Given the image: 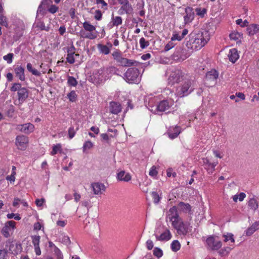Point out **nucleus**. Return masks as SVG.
<instances>
[{
	"instance_id": "obj_1",
	"label": "nucleus",
	"mask_w": 259,
	"mask_h": 259,
	"mask_svg": "<svg viewBox=\"0 0 259 259\" xmlns=\"http://www.w3.org/2000/svg\"><path fill=\"white\" fill-rule=\"evenodd\" d=\"M210 39L208 31L204 30L198 33H191L186 42L187 48L190 50L198 51L203 47Z\"/></svg>"
},
{
	"instance_id": "obj_2",
	"label": "nucleus",
	"mask_w": 259,
	"mask_h": 259,
	"mask_svg": "<svg viewBox=\"0 0 259 259\" xmlns=\"http://www.w3.org/2000/svg\"><path fill=\"white\" fill-rule=\"evenodd\" d=\"M10 90L13 93V95L16 93V99L14 101V104L16 105H21L29 97V90L26 87H22V84L19 82L12 83Z\"/></svg>"
},
{
	"instance_id": "obj_3",
	"label": "nucleus",
	"mask_w": 259,
	"mask_h": 259,
	"mask_svg": "<svg viewBox=\"0 0 259 259\" xmlns=\"http://www.w3.org/2000/svg\"><path fill=\"white\" fill-rule=\"evenodd\" d=\"M194 80L186 78L176 88V95L180 98L187 96L195 89Z\"/></svg>"
},
{
	"instance_id": "obj_4",
	"label": "nucleus",
	"mask_w": 259,
	"mask_h": 259,
	"mask_svg": "<svg viewBox=\"0 0 259 259\" xmlns=\"http://www.w3.org/2000/svg\"><path fill=\"white\" fill-rule=\"evenodd\" d=\"M112 56L114 60L116 61L119 66L122 67H131L137 65V62L136 61L124 58L122 54L119 50L113 52Z\"/></svg>"
},
{
	"instance_id": "obj_5",
	"label": "nucleus",
	"mask_w": 259,
	"mask_h": 259,
	"mask_svg": "<svg viewBox=\"0 0 259 259\" xmlns=\"http://www.w3.org/2000/svg\"><path fill=\"white\" fill-rule=\"evenodd\" d=\"M82 27L85 31H80V37L83 38L94 39L97 37V34L95 32L96 26L91 24L89 21H85L82 23Z\"/></svg>"
},
{
	"instance_id": "obj_6",
	"label": "nucleus",
	"mask_w": 259,
	"mask_h": 259,
	"mask_svg": "<svg viewBox=\"0 0 259 259\" xmlns=\"http://www.w3.org/2000/svg\"><path fill=\"white\" fill-rule=\"evenodd\" d=\"M222 245V242L218 236L210 235L206 239V247L208 250L218 251Z\"/></svg>"
},
{
	"instance_id": "obj_7",
	"label": "nucleus",
	"mask_w": 259,
	"mask_h": 259,
	"mask_svg": "<svg viewBox=\"0 0 259 259\" xmlns=\"http://www.w3.org/2000/svg\"><path fill=\"white\" fill-rule=\"evenodd\" d=\"M172 226L177 230V232L179 235L186 236L192 230L190 223L184 222L182 219L179 220L176 223H172Z\"/></svg>"
},
{
	"instance_id": "obj_8",
	"label": "nucleus",
	"mask_w": 259,
	"mask_h": 259,
	"mask_svg": "<svg viewBox=\"0 0 259 259\" xmlns=\"http://www.w3.org/2000/svg\"><path fill=\"white\" fill-rule=\"evenodd\" d=\"M139 74L138 69L135 67L129 68L124 74V78L128 83H137L140 80Z\"/></svg>"
},
{
	"instance_id": "obj_9",
	"label": "nucleus",
	"mask_w": 259,
	"mask_h": 259,
	"mask_svg": "<svg viewBox=\"0 0 259 259\" xmlns=\"http://www.w3.org/2000/svg\"><path fill=\"white\" fill-rule=\"evenodd\" d=\"M186 77L185 73L181 70L176 69L171 71L168 78V83L171 85L179 83L183 81Z\"/></svg>"
},
{
	"instance_id": "obj_10",
	"label": "nucleus",
	"mask_w": 259,
	"mask_h": 259,
	"mask_svg": "<svg viewBox=\"0 0 259 259\" xmlns=\"http://www.w3.org/2000/svg\"><path fill=\"white\" fill-rule=\"evenodd\" d=\"M16 228V222L14 221L7 222L5 226L2 228L1 233L6 238L10 237L13 231Z\"/></svg>"
},
{
	"instance_id": "obj_11",
	"label": "nucleus",
	"mask_w": 259,
	"mask_h": 259,
	"mask_svg": "<svg viewBox=\"0 0 259 259\" xmlns=\"http://www.w3.org/2000/svg\"><path fill=\"white\" fill-rule=\"evenodd\" d=\"M28 138L24 135L18 136L16 138V145L18 148L21 150L26 149L28 146Z\"/></svg>"
},
{
	"instance_id": "obj_12",
	"label": "nucleus",
	"mask_w": 259,
	"mask_h": 259,
	"mask_svg": "<svg viewBox=\"0 0 259 259\" xmlns=\"http://www.w3.org/2000/svg\"><path fill=\"white\" fill-rule=\"evenodd\" d=\"M167 218L169 219V221L171 222V225L172 223H176L179 220L182 219L178 213L177 208L174 206L171 207L168 212Z\"/></svg>"
},
{
	"instance_id": "obj_13",
	"label": "nucleus",
	"mask_w": 259,
	"mask_h": 259,
	"mask_svg": "<svg viewBox=\"0 0 259 259\" xmlns=\"http://www.w3.org/2000/svg\"><path fill=\"white\" fill-rule=\"evenodd\" d=\"M171 106V104L168 100H163L158 102L157 104L155 111L157 113L166 112L170 109Z\"/></svg>"
},
{
	"instance_id": "obj_14",
	"label": "nucleus",
	"mask_w": 259,
	"mask_h": 259,
	"mask_svg": "<svg viewBox=\"0 0 259 259\" xmlns=\"http://www.w3.org/2000/svg\"><path fill=\"white\" fill-rule=\"evenodd\" d=\"M34 125L31 123H26L17 125L16 130L25 134H29L34 130Z\"/></svg>"
},
{
	"instance_id": "obj_15",
	"label": "nucleus",
	"mask_w": 259,
	"mask_h": 259,
	"mask_svg": "<svg viewBox=\"0 0 259 259\" xmlns=\"http://www.w3.org/2000/svg\"><path fill=\"white\" fill-rule=\"evenodd\" d=\"M202 160L205 169L208 174H212L215 170V167L218 163V161L211 162L207 157L204 158Z\"/></svg>"
},
{
	"instance_id": "obj_16",
	"label": "nucleus",
	"mask_w": 259,
	"mask_h": 259,
	"mask_svg": "<svg viewBox=\"0 0 259 259\" xmlns=\"http://www.w3.org/2000/svg\"><path fill=\"white\" fill-rule=\"evenodd\" d=\"M14 71L15 76L20 81H24L26 80L25 69L21 65H17L14 67Z\"/></svg>"
},
{
	"instance_id": "obj_17",
	"label": "nucleus",
	"mask_w": 259,
	"mask_h": 259,
	"mask_svg": "<svg viewBox=\"0 0 259 259\" xmlns=\"http://www.w3.org/2000/svg\"><path fill=\"white\" fill-rule=\"evenodd\" d=\"M75 47L72 46L67 50V55L66 57V61L70 64H73L75 62V57H79V55L78 53H75L74 52Z\"/></svg>"
},
{
	"instance_id": "obj_18",
	"label": "nucleus",
	"mask_w": 259,
	"mask_h": 259,
	"mask_svg": "<svg viewBox=\"0 0 259 259\" xmlns=\"http://www.w3.org/2000/svg\"><path fill=\"white\" fill-rule=\"evenodd\" d=\"M92 187L95 195H101L105 191L106 187L103 184L101 183H94L92 184Z\"/></svg>"
},
{
	"instance_id": "obj_19",
	"label": "nucleus",
	"mask_w": 259,
	"mask_h": 259,
	"mask_svg": "<svg viewBox=\"0 0 259 259\" xmlns=\"http://www.w3.org/2000/svg\"><path fill=\"white\" fill-rule=\"evenodd\" d=\"M181 132V127L176 126L174 127L169 128L167 132V134L170 139L173 140L176 138Z\"/></svg>"
},
{
	"instance_id": "obj_20",
	"label": "nucleus",
	"mask_w": 259,
	"mask_h": 259,
	"mask_svg": "<svg viewBox=\"0 0 259 259\" xmlns=\"http://www.w3.org/2000/svg\"><path fill=\"white\" fill-rule=\"evenodd\" d=\"M31 238L35 254L37 255H40L41 254V250L39 247L40 237L38 235H35L32 236Z\"/></svg>"
},
{
	"instance_id": "obj_21",
	"label": "nucleus",
	"mask_w": 259,
	"mask_h": 259,
	"mask_svg": "<svg viewBox=\"0 0 259 259\" xmlns=\"http://www.w3.org/2000/svg\"><path fill=\"white\" fill-rule=\"evenodd\" d=\"M186 15L184 17L185 24L191 23L194 18V13L192 8L187 7L185 9Z\"/></svg>"
},
{
	"instance_id": "obj_22",
	"label": "nucleus",
	"mask_w": 259,
	"mask_h": 259,
	"mask_svg": "<svg viewBox=\"0 0 259 259\" xmlns=\"http://www.w3.org/2000/svg\"><path fill=\"white\" fill-rule=\"evenodd\" d=\"M116 179L119 181L128 182L132 179V176L130 173H126L124 170H120L117 174Z\"/></svg>"
},
{
	"instance_id": "obj_23",
	"label": "nucleus",
	"mask_w": 259,
	"mask_h": 259,
	"mask_svg": "<svg viewBox=\"0 0 259 259\" xmlns=\"http://www.w3.org/2000/svg\"><path fill=\"white\" fill-rule=\"evenodd\" d=\"M133 12V9L132 5L128 3L123 5H121V7L119 9L118 13L120 15H123L124 14H131Z\"/></svg>"
},
{
	"instance_id": "obj_24",
	"label": "nucleus",
	"mask_w": 259,
	"mask_h": 259,
	"mask_svg": "<svg viewBox=\"0 0 259 259\" xmlns=\"http://www.w3.org/2000/svg\"><path fill=\"white\" fill-rule=\"evenodd\" d=\"M110 112L114 114H117L121 111V104L116 102L112 101L110 103Z\"/></svg>"
},
{
	"instance_id": "obj_25",
	"label": "nucleus",
	"mask_w": 259,
	"mask_h": 259,
	"mask_svg": "<svg viewBox=\"0 0 259 259\" xmlns=\"http://www.w3.org/2000/svg\"><path fill=\"white\" fill-rule=\"evenodd\" d=\"M172 237L171 234L168 229H166L164 232L161 233L159 236H156L157 240L161 241H167L171 239Z\"/></svg>"
},
{
	"instance_id": "obj_26",
	"label": "nucleus",
	"mask_w": 259,
	"mask_h": 259,
	"mask_svg": "<svg viewBox=\"0 0 259 259\" xmlns=\"http://www.w3.org/2000/svg\"><path fill=\"white\" fill-rule=\"evenodd\" d=\"M230 61L234 63L239 59V55L236 49H230L228 55Z\"/></svg>"
},
{
	"instance_id": "obj_27",
	"label": "nucleus",
	"mask_w": 259,
	"mask_h": 259,
	"mask_svg": "<svg viewBox=\"0 0 259 259\" xmlns=\"http://www.w3.org/2000/svg\"><path fill=\"white\" fill-rule=\"evenodd\" d=\"M259 229V221L255 222L252 225L246 230V235L250 236L254 233V232Z\"/></svg>"
},
{
	"instance_id": "obj_28",
	"label": "nucleus",
	"mask_w": 259,
	"mask_h": 259,
	"mask_svg": "<svg viewBox=\"0 0 259 259\" xmlns=\"http://www.w3.org/2000/svg\"><path fill=\"white\" fill-rule=\"evenodd\" d=\"M219 76L218 72L215 70H211L208 71L206 74V79L207 80L215 82Z\"/></svg>"
},
{
	"instance_id": "obj_29",
	"label": "nucleus",
	"mask_w": 259,
	"mask_h": 259,
	"mask_svg": "<svg viewBox=\"0 0 259 259\" xmlns=\"http://www.w3.org/2000/svg\"><path fill=\"white\" fill-rule=\"evenodd\" d=\"M259 31V25L252 24L247 28V32L249 35H253Z\"/></svg>"
},
{
	"instance_id": "obj_30",
	"label": "nucleus",
	"mask_w": 259,
	"mask_h": 259,
	"mask_svg": "<svg viewBox=\"0 0 259 259\" xmlns=\"http://www.w3.org/2000/svg\"><path fill=\"white\" fill-rule=\"evenodd\" d=\"M234 248L233 245L231 246H226L218 250V253L221 256H227L229 254L230 251Z\"/></svg>"
},
{
	"instance_id": "obj_31",
	"label": "nucleus",
	"mask_w": 259,
	"mask_h": 259,
	"mask_svg": "<svg viewBox=\"0 0 259 259\" xmlns=\"http://www.w3.org/2000/svg\"><path fill=\"white\" fill-rule=\"evenodd\" d=\"M179 209L185 213H190L191 210V206L189 203L181 202L178 204Z\"/></svg>"
},
{
	"instance_id": "obj_32",
	"label": "nucleus",
	"mask_w": 259,
	"mask_h": 259,
	"mask_svg": "<svg viewBox=\"0 0 259 259\" xmlns=\"http://www.w3.org/2000/svg\"><path fill=\"white\" fill-rule=\"evenodd\" d=\"M248 205L249 208L255 211L258 207V202L254 198H250L248 202Z\"/></svg>"
},
{
	"instance_id": "obj_33",
	"label": "nucleus",
	"mask_w": 259,
	"mask_h": 259,
	"mask_svg": "<svg viewBox=\"0 0 259 259\" xmlns=\"http://www.w3.org/2000/svg\"><path fill=\"white\" fill-rule=\"evenodd\" d=\"M97 48L100 53L104 55H108L110 52V48L103 44H98Z\"/></svg>"
},
{
	"instance_id": "obj_34",
	"label": "nucleus",
	"mask_w": 259,
	"mask_h": 259,
	"mask_svg": "<svg viewBox=\"0 0 259 259\" xmlns=\"http://www.w3.org/2000/svg\"><path fill=\"white\" fill-rule=\"evenodd\" d=\"M111 23H112V27L114 26H118L119 25H121L122 23V20L121 17L120 16H114L113 13L112 14L111 17Z\"/></svg>"
},
{
	"instance_id": "obj_35",
	"label": "nucleus",
	"mask_w": 259,
	"mask_h": 259,
	"mask_svg": "<svg viewBox=\"0 0 259 259\" xmlns=\"http://www.w3.org/2000/svg\"><path fill=\"white\" fill-rule=\"evenodd\" d=\"M35 27L41 30L49 31L50 30V27L49 26H46L45 23L42 21L36 22Z\"/></svg>"
},
{
	"instance_id": "obj_36",
	"label": "nucleus",
	"mask_w": 259,
	"mask_h": 259,
	"mask_svg": "<svg viewBox=\"0 0 259 259\" xmlns=\"http://www.w3.org/2000/svg\"><path fill=\"white\" fill-rule=\"evenodd\" d=\"M27 69L28 71L31 72L33 75H35L36 76H39L41 75L40 72H39L36 69L33 68L32 67V64L30 63H27Z\"/></svg>"
},
{
	"instance_id": "obj_37",
	"label": "nucleus",
	"mask_w": 259,
	"mask_h": 259,
	"mask_svg": "<svg viewBox=\"0 0 259 259\" xmlns=\"http://www.w3.org/2000/svg\"><path fill=\"white\" fill-rule=\"evenodd\" d=\"M62 151V146L61 144H57L53 146L52 150L51 152V155H54L58 152L61 153Z\"/></svg>"
},
{
	"instance_id": "obj_38",
	"label": "nucleus",
	"mask_w": 259,
	"mask_h": 259,
	"mask_svg": "<svg viewBox=\"0 0 259 259\" xmlns=\"http://www.w3.org/2000/svg\"><path fill=\"white\" fill-rule=\"evenodd\" d=\"M240 34L237 31H233L229 35L230 39L235 40L237 42L240 40Z\"/></svg>"
},
{
	"instance_id": "obj_39",
	"label": "nucleus",
	"mask_w": 259,
	"mask_h": 259,
	"mask_svg": "<svg viewBox=\"0 0 259 259\" xmlns=\"http://www.w3.org/2000/svg\"><path fill=\"white\" fill-rule=\"evenodd\" d=\"M181 248V244L178 240H174L171 243V249L173 251L176 252Z\"/></svg>"
},
{
	"instance_id": "obj_40",
	"label": "nucleus",
	"mask_w": 259,
	"mask_h": 259,
	"mask_svg": "<svg viewBox=\"0 0 259 259\" xmlns=\"http://www.w3.org/2000/svg\"><path fill=\"white\" fill-rule=\"evenodd\" d=\"M67 83L69 86L76 87L77 84V81L74 77L68 76Z\"/></svg>"
},
{
	"instance_id": "obj_41",
	"label": "nucleus",
	"mask_w": 259,
	"mask_h": 259,
	"mask_svg": "<svg viewBox=\"0 0 259 259\" xmlns=\"http://www.w3.org/2000/svg\"><path fill=\"white\" fill-rule=\"evenodd\" d=\"M96 3L98 5H100V8L104 11L108 10V4L104 0H96Z\"/></svg>"
},
{
	"instance_id": "obj_42",
	"label": "nucleus",
	"mask_w": 259,
	"mask_h": 259,
	"mask_svg": "<svg viewBox=\"0 0 259 259\" xmlns=\"http://www.w3.org/2000/svg\"><path fill=\"white\" fill-rule=\"evenodd\" d=\"M223 237L224 238V241L227 242L229 240H230L231 242L234 243L235 239L234 238V235L232 233H227V234H224Z\"/></svg>"
},
{
	"instance_id": "obj_43",
	"label": "nucleus",
	"mask_w": 259,
	"mask_h": 259,
	"mask_svg": "<svg viewBox=\"0 0 259 259\" xmlns=\"http://www.w3.org/2000/svg\"><path fill=\"white\" fill-rule=\"evenodd\" d=\"M77 94L74 91H71L67 94V97L70 102H75L77 99Z\"/></svg>"
},
{
	"instance_id": "obj_44",
	"label": "nucleus",
	"mask_w": 259,
	"mask_h": 259,
	"mask_svg": "<svg viewBox=\"0 0 259 259\" xmlns=\"http://www.w3.org/2000/svg\"><path fill=\"white\" fill-rule=\"evenodd\" d=\"M93 145V143L90 141L85 142L82 147L83 152H85L87 150L91 149Z\"/></svg>"
},
{
	"instance_id": "obj_45",
	"label": "nucleus",
	"mask_w": 259,
	"mask_h": 259,
	"mask_svg": "<svg viewBox=\"0 0 259 259\" xmlns=\"http://www.w3.org/2000/svg\"><path fill=\"white\" fill-rule=\"evenodd\" d=\"M78 129V128H77L75 130L73 126H71L68 128V134L69 139H72L75 136Z\"/></svg>"
},
{
	"instance_id": "obj_46",
	"label": "nucleus",
	"mask_w": 259,
	"mask_h": 259,
	"mask_svg": "<svg viewBox=\"0 0 259 259\" xmlns=\"http://www.w3.org/2000/svg\"><path fill=\"white\" fill-rule=\"evenodd\" d=\"M195 12H196V14L201 18L204 17L205 14L206 13V10L205 8H197L195 9Z\"/></svg>"
},
{
	"instance_id": "obj_47",
	"label": "nucleus",
	"mask_w": 259,
	"mask_h": 259,
	"mask_svg": "<svg viewBox=\"0 0 259 259\" xmlns=\"http://www.w3.org/2000/svg\"><path fill=\"white\" fill-rule=\"evenodd\" d=\"M103 17V14L102 11L99 10H96L95 12L94 19L97 21H100Z\"/></svg>"
},
{
	"instance_id": "obj_48",
	"label": "nucleus",
	"mask_w": 259,
	"mask_h": 259,
	"mask_svg": "<svg viewBox=\"0 0 259 259\" xmlns=\"http://www.w3.org/2000/svg\"><path fill=\"white\" fill-rule=\"evenodd\" d=\"M60 240L61 243L66 245H68L71 243V241L68 236H62V237L60 238Z\"/></svg>"
},
{
	"instance_id": "obj_49",
	"label": "nucleus",
	"mask_w": 259,
	"mask_h": 259,
	"mask_svg": "<svg viewBox=\"0 0 259 259\" xmlns=\"http://www.w3.org/2000/svg\"><path fill=\"white\" fill-rule=\"evenodd\" d=\"M151 196L154 203L157 204L160 201V197L156 192H152L151 193Z\"/></svg>"
},
{
	"instance_id": "obj_50",
	"label": "nucleus",
	"mask_w": 259,
	"mask_h": 259,
	"mask_svg": "<svg viewBox=\"0 0 259 259\" xmlns=\"http://www.w3.org/2000/svg\"><path fill=\"white\" fill-rule=\"evenodd\" d=\"M140 45L141 48L143 49L149 46V42L148 41L146 40L144 37H142L140 39Z\"/></svg>"
},
{
	"instance_id": "obj_51",
	"label": "nucleus",
	"mask_w": 259,
	"mask_h": 259,
	"mask_svg": "<svg viewBox=\"0 0 259 259\" xmlns=\"http://www.w3.org/2000/svg\"><path fill=\"white\" fill-rule=\"evenodd\" d=\"M0 25L6 27H8L7 18L3 15H0Z\"/></svg>"
},
{
	"instance_id": "obj_52",
	"label": "nucleus",
	"mask_w": 259,
	"mask_h": 259,
	"mask_svg": "<svg viewBox=\"0 0 259 259\" xmlns=\"http://www.w3.org/2000/svg\"><path fill=\"white\" fill-rule=\"evenodd\" d=\"M59 10V7L56 6L55 5H51L50 7H49L48 9V11L51 14H55Z\"/></svg>"
},
{
	"instance_id": "obj_53",
	"label": "nucleus",
	"mask_w": 259,
	"mask_h": 259,
	"mask_svg": "<svg viewBox=\"0 0 259 259\" xmlns=\"http://www.w3.org/2000/svg\"><path fill=\"white\" fill-rule=\"evenodd\" d=\"M14 55L13 53H9L3 57L4 60L6 61L8 64H11L13 61Z\"/></svg>"
},
{
	"instance_id": "obj_54",
	"label": "nucleus",
	"mask_w": 259,
	"mask_h": 259,
	"mask_svg": "<svg viewBox=\"0 0 259 259\" xmlns=\"http://www.w3.org/2000/svg\"><path fill=\"white\" fill-rule=\"evenodd\" d=\"M54 252L57 259H63V255L61 251L56 246H55Z\"/></svg>"
},
{
	"instance_id": "obj_55",
	"label": "nucleus",
	"mask_w": 259,
	"mask_h": 259,
	"mask_svg": "<svg viewBox=\"0 0 259 259\" xmlns=\"http://www.w3.org/2000/svg\"><path fill=\"white\" fill-rule=\"evenodd\" d=\"M153 254L154 256L159 258L163 255V252L161 249L159 248L156 247L153 250Z\"/></svg>"
},
{
	"instance_id": "obj_56",
	"label": "nucleus",
	"mask_w": 259,
	"mask_h": 259,
	"mask_svg": "<svg viewBox=\"0 0 259 259\" xmlns=\"http://www.w3.org/2000/svg\"><path fill=\"white\" fill-rule=\"evenodd\" d=\"M176 44L174 43L173 41L170 40V41H168V42L165 45L164 47V51L167 52L173 48L175 46Z\"/></svg>"
},
{
	"instance_id": "obj_57",
	"label": "nucleus",
	"mask_w": 259,
	"mask_h": 259,
	"mask_svg": "<svg viewBox=\"0 0 259 259\" xmlns=\"http://www.w3.org/2000/svg\"><path fill=\"white\" fill-rule=\"evenodd\" d=\"M172 41L174 40H178L181 41L183 39L181 35H180L179 33L175 32L172 34V36L171 38Z\"/></svg>"
},
{
	"instance_id": "obj_58",
	"label": "nucleus",
	"mask_w": 259,
	"mask_h": 259,
	"mask_svg": "<svg viewBox=\"0 0 259 259\" xmlns=\"http://www.w3.org/2000/svg\"><path fill=\"white\" fill-rule=\"evenodd\" d=\"M117 70V68L114 66H110L107 68L106 72L107 74H115L116 71Z\"/></svg>"
},
{
	"instance_id": "obj_59",
	"label": "nucleus",
	"mask_w": 259,
	"mask_h": 259,
	"mask_svg": "<svg viewBox=\"0 0 259 259\" xmlns=\"http://www.w3.org/2000/svg\"><path fill=\"white\" fill-rule=\"evenodd\" d=\"M14 109L13 106H11L6 112V115L9 117H12L14 114Z\"/></svg>"
},
{
	"instance_id": "obj_60",
	"label": "nucleus",
	"mask_w": 259,
	"mask_h": 259,
	"mask_svg": "<svg viewBox=\"0 0 259 259\" xmlns=\"http://www.w3.org/2000/svg\"><path fill=\"white\" fill-rule=\"evenodd\" d=\"M45 6L42 5L41 4H40V5H39V6L38 7L37 13L44 15L46 13V10H45Z\"/></svg>"
},
{
	"instance_id": "obj_61",
	"label": "nucleus",
	"mask_w": 259,
	"mask_h": 259,
	"mask_svg": "<svg viewBox=\"0 0 259 259\" xmlns=\"http://www.w3.org/2000/svg\"><path fill=\"white\" fill-rule=\"evenodd\" d=\"M158 174L157 171L156 170V167L155 166H152L149 171V175L150 176L155 177Z\"/></svg>"
},
{
	"instance_id": "obj_62",
	"label": "nucleus",
	"mask_w": 259,
	"mask_h": 259,
	"mask_svg": "<svg viewBox=\"0 0 259 259\" xmlns=\"http://www.w3.org/2000/svg\"><path fill=\"white\" fill-rule=\"evenodd\" d=\"M45 202V199L44 198L36 199L35 200V204L38 207L42 206Z\"/></svg>"
},
{
	"instance_id": "obj_63",
	"label": "nucleus",
	"mask_w": 259,
	"mask_h": 259,
	"mask_svg": "<svg viewBox=\"0 0 259 259\" xmlns=\"http://www.w3.org/2000/svg\"><path fill=\"white\" fill-rule=\"evenodd\" d=\"M52 0H42L40 4L45 7H49L52 5Z\"/></svg>"
},
{
	"instance_id": "obj_64",
	"label": "nucleus",
	"mask_w": 259,
	"mask_h": 259,
	"mask_svg": "<svg viewBox=\"0 0 259 259\" xmlns=\"http://www.w3.org/2000/svg\"><path fill=\"white\" fill-rule=\"evenodd\" d=\"M146 247L148 250H150L153 247V242L151 240H148L146 241Z\"/></svg>"
}]
</instances>
